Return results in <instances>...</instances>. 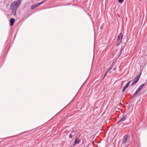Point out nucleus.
Listing matches in <instances>:
<instances>
[{
    "label": "nucleus",
    "instance_id": "5701e85b",
    "mask_svg": "<svg viewBox=\"0 0 147 147\" xmlns=\"http://www.w3.org/2000/svg\"><path fill=\"white\" fill-rule=\"evenodd\" d=\"M146 65V63H144V66H145Z\"/></svg>",
    "mask_w": 147,
    "mask_h": 147
},
{
    "label": "nucleus",
    "instance_id": "6ab92c4d",
    "mask_svg": "<svg viewBox=\"0 0 147 147\" xmlns=\"http://www.w3.org/2000/svg\"><path fill=\"white\" fill-rule=\"evenodd\" d=\"M103 26H104V25H103V24H102L101 25V26H100V29H101V30H102V29H103Z\"/></svg>",
    "mask_w": 147,
    "mask_h": 147
},
{
    "label": "nucleus",
    "instance_id": "20e7f679",
    "mask_svg": "<svg viewBox=\"0 0 147 147\" xmlns=\"http://www.w3.org/2000/svg\"><path fill=\"white\" fill-rule=\"evenodd\" d=\"M44 3V1H42L39 3L34 4L31 6L30 8L31 9H33L38 6L42 4L43 3Z\"/></svg>",
    "mask_w": 147,
    "mask_h": 147
},
{
    "label": "nucleus",
    "instance_id": "423d86ee",
    "mask_svg": "<svg viewBox=\"0 0 147 147\" xmlns=\"http://www.w3.org/2000/svg\"><path fill=\"white\" fill-rule=\"evenodd\" d=\"M130 82V81H129L128 83L125 85V86L123 88L122 90V92H124L126 89L129 86V85Z\"/></svg>",
    "mask_w": 147,
    "mask_h": 147
},
{
    "label": "nucleus",
    "instance_id": "6e6552de",
    "mask_svg": "<svg viewBox=\"0 0 147 147\" xmlns=\"http://www.w3.org/2000/svg\"><path fill=\"white\" fill-rule=\"evenodd\" d=\"M123 35L122 33H120L117 37V41H119L120 39V40H121L123 38Z\"/></svg>",
    "mask_w": 147,
    "mask_h": 147
},
{
    "label": "nucleus",
    "instance_id": "4be33fe9",
    "mask_svg": "<svg viewBox=\"0 0 147 147\" xmlns=\"http://www.w3.org/2000/svg\"><path fill=\"white\" fill-rule=\"evenodd\" d=\"M90 145V144H89L87 146L88 147Z\"/></svg>",
    "mask_w": 147,
    "mask_h": 147
},
{
    "label": "nucleus",
    "instance_id": "1a4fd4ad",
    "mask_svg": "<svg viewBox=\"0 0 147 147\" xmlns=\"http://www.w3.org/2000/svg\"><path fill=\"white\" fill-rule=\"evenodd\" d=\"M15 20L14 18H11L10 20V25L11 26H12L15 22Z\"/></svg>",
    "mask_w": 147,
    "mask_h": 147
},
{
    "label": "nucleus",
    "instance_id": "b1692460",
    "mask_svg": "<svg viewBox=\"0 0 147 147\" xmlns=\"http://www.w3.org/2000/svg\"><path fill=\"white\" fill-rule=\"evenodd\" d=\"M86 147H88L87 146Z\"/></svg>",
    "mask_w": 147,
    "mask_h": 147
},
{
    "label": "nucleus",
    "instance_id": "f257e3e1",
    "mask_svg": "<svg viewBox=\"0 0 147 147\" xmlns=\"http://www.w3.org/2000/svg\"><path fill=\"white\" fill-rule=\"evenodd\" d=\"M19 6L15 5V4L12 2L10 5V9L12 11V14L15 16L16 14V10Z\"/></svg>",
    "mask_w": 147,
    "mask_h": 147
},
{
    "label": "nucleus",
    "instance_id": "f8f14e48",
    "mask_svg": "<svg viewBox=\"0 0 147 147\" xmlns=\"http://www.w3.org/2000/svg\"><path fill=\"white\" fill-rule=\"evenodd\" d=\"M77 132V131H74V130H72L71 132V134H69V138H72L73 137V136H74V135H73L72 134L74 132Z\"/></svg>",
    "mask_w": 147,
    "mask_h": 147
},
{
    "label": "nucleus",
    "instance_id": "f03ea898",
    "mask_svg": "<svg viewBox=\"0 0 147 147\" xmlns=\"http://www.w3.org/2000/svg\"><path fill=\"white\" fill-rule=\"evenodd\" d=\"M128 137V136L127 135H125L123 139V141L122 144L121 145V147H127V145L124 146L125 144L127 141V138Z\"/></svg>",
    "mask_w": 147,
    "mask_h": 147
},
{
    "label": "nucleus",
    "instance_id": "dca6fc26",
    "mask_svg": "<svg viewBox=\"0 0 147 147\" xmlns=\"http://www.w3.org/2000/svg\"><path fill=\"white\" fill-rule=\"evenodd\" d=\"M109 72L107 70L106 71L105 73V74L103 77V78H105V76L107 75V74Z\"/></svg>",
    "mask_w": 147,
    "mask_h": 147
},
{
    "label": "nucleus",
    "instance_id": "2eb2a0df",
    "mask_svg": "<svg viewBox=\"0 0 147 147\" xmlns=\"http://www.w3.org/2000/svg\"><path fill=\"white\" fill-rule=\"evenodd\" d=\"M121 42V40H120L119 42V41L116 44V46H119Z\"/></svg>",
    "mask_w": 147,
    "mask_h": 147
},
{
    "label": "nucleus",
    "instance_id": "7ed1b4c3",
    "mask_svg": "<svg viewBox=\"0 0 147 147\" xmlns=\"http://www.w3.org/2000/svg\"><path fill=\"white\" fill-rule=\"evenodd\" d=\"M141 73H140V75H138L134 79L132 83L131 84V85L132 86H134L139 80V78L141 75Z\"/></svg>",
    "mask_w": 147,
    "mask_h": 147
},
{
    "label": "nucleus",
    "instance_id": "4468645a",
    "mask_svg": "<svg viewBox=\"0 0 147 147\" xmlns=\"http://www.w3.org/2000/svg\"><path fill=\"white\" fill-rule=\"evenodd\" d=\"M123 49H124V48H121V50H120V51L119 54V55H118V57H119L120 56V55H121V53H122V52L123 50Z\"/></svg>",
    "mask_w": 147,
    "mask_h": 147
},
{
    "label": "nucleus",
    "instance_id": "39448f33",
    "mask_svg": "<svg viewBox=\"0 0 147 147\" xmlns=\"http://www.w3.org/2000/svg\"><path fill=\"white\" fill-rule=\"evenodd\" d=\"M127 115H123L121 118V119L117 123V124H118L119 122L123 121H125L127 119Z\"/></svg>",
    "mask_w": 147,
    "mask_h": 147
},
{
    "label": "nucleus",
    "instance_id": "9d476101",
    "mask_svg": "<svg viewBox=\"0 0 147 147\" xmlns=\"http://www.w3.org/2000/svg\"><path fill=\"white\" fill-rule=\"evenodd\" d=\"M145 85V84L143 83L141 84V85H140L138 88L137 89L138 90H139V91H140V92L142 90V88L144 87V86Z\"/></svg>",
    "mask_w": 147,
    "mask_h": 147
},
{
    "label": "nucleus",
    "instance_id": "0eeeda50",
    "mask_svg": "<svg viewBox=\"0 0 147 147\" xmlns=\"http://www.w3.org/2000/svg\"><path fill=\"white\" fill-rule=\"evenodd\" d=\"M80 142V140L78 139L77 137H76L74 142V143L75 144L77 145Z\"/></svg>",
    "mask_w": 147,
    "mask_h": 147
},
{
    "label": "nucleus",
    "instance_id": "9b49d317",
    "mask_svg": "<svg viewBox=\"0 0 147 147\" xmlns=\"http://www.w3.org/2000/svg\"><path fill=\"white\" fill-rule=\"evenodd\" d=\"M114 65V63H113L112 64L110 65V66L109 67L108 69L107 70L109 72L113 67Z\"/></svg>",
    "mask_w": 147,
    "mask_h": 147
},
{
    "label": "nucleus",
    "instance_id": "aec40b11",
    "mask_svg": "<svg viewBox=\"0 0 147 147\" xmlns=\"http://www.w3.org/2000/svg\"><path fill=\"white\" fill-rule=\"evenodd\" d=\"M136 96V95L134 93V94L132 95V96L131 97V98H134V96Z\"/></svg>",
    "mask_w": 147,
    "mask_h": 147
},
{
    "label": "nucleus",
    "instance_id": "ddd939ff",
    "mask_svg": "<svg viewBox=\"0 0 147 147\" xmlns=\"http://www.w3.org/2000/svg\"><path fill=\"white\" fill-rule=\"evenodd\" d=\"M140 92V91H139V90H138V89H137L136 91L134 93L136 95L138 94Z\"/></svg>",
    "mask_w": 147,
    "mask_h": 147
},
{
    "label": "nucleus",
    "instance_id": "f3484780",
    "mask_svg": "<svg viewBox=\"0 0 147 147\" xmlns=\"http://www.w3.org/2000/svg\"><path fill=\"white\" fill-rule=\"evenodd\" d=\"M109 72L107 70L106 71L105 73V74L103 77V78H105V76L107 75V74Z\"/></svg>",
    "mask_w": 147,
    "mask_h": 147
},
{
    "label": "nucleus",
    "instance_id": "412c9836",
    "mask_svg": "<svg viewBox=\"0 0 147 147\" xmlns=\"http://www.w3.org/2000/svg\"><path fill=\"white\" fill-rule=\"evenodd\" d=\"M123 0H118V2L119 3H122L123 2Z\"/></svg>",
    "mask_w": 147,
    "mask_h": 147
},
{
    "label": "nucleus",
    "instance_id": "a211bd4d",
    "mask_svg": "<svg viewBox=\"0 0 147 147\" xmlns=\"http://www.w3.org/2000/svg\"><path fill=\"white\" fill-rule=\"evenodd\" d=\"M109 72L107 70L106 71L105 73V74L103 77V78H105V76L107 75V74Z\"/></svg>",
    "mask_w": 147,
    "mask_h": 147
}]
</instances>
